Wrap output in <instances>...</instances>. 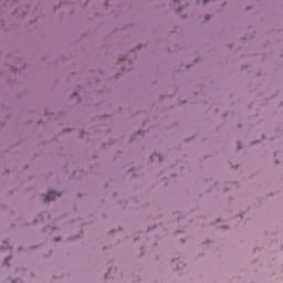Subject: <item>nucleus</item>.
Returning a JSON list of instances; mask_svg holds the SVG:
<instances>
[{
  "label": "nucleus",
  "instance_id": "obj_1",
  "mask_svg": "<svg viewBox=\"0 0 283 283\" xmlns=\"http://www.w3.org/2000/svg\"><path fill=\"white\" fill-rule=\"evenodd\" d=\"M56 196H61L60 193H57L54 190L49 191V193L46 195L44 201L49 202V200H54L56 198Z\"/></svg>",
  "mask_w": 283,
  "mask_h": 283
},
{
  "label": "nucleus",
  "instance_id": "obj_2",
  "mask_svg": "<svg viewBox=\"0 0 283 283\" xmlns=\"http://www.w3.org/2000/svg\"><path fill=\"white\" fill-rule=\"evenodd\" d=\"M156 158H158V160H163V158L158 154H155V155L151 156L153 160H156Z\"/></svg>",
  "mask_w": 283,
  "mask_h": 283
},
{
  "label": "nucleus",
  "instance_id": "obj_3",
  "mask_svg": "<svg viewBox=\"0 0 283 283\" xmlns=\"http://www.w3.org/2000/svg\"><path fill=\"white\" fill-rule=\"evenodd\" d=\"M6 245L3 247V249H8V243H4Z\"/></svg>",
  "mask_w": 283,
  "mask_h": 283
},
{
  "label": "nucleus",
  "instance_id": "obj_4",
  "mask_svg": "<svg viewBox=\"0 0 283 283\" xmlns=\"http://www.w3.org/2000/svg\"><path fill=\"white\" fill-rule=\"evenodd\" d=\"M203 3H209V0H203Z\"/></svg>",
  "mask_w": 283,
  "mask_h": 283
},
{
  "label": "nucleus",
  "instance_id": "obj_5",
  "mask_svg": "<svg viewBox=\"0 0 283 283\" xmlns=\"http://www.w3.org/2000/svg\"><path fill=\"white\" fill-rule=\"evenodd\" d=\"M10 260V258H7V260H6V264H8V261Z\"/></svg>",
  "mask_w": 283,
  "mask_h": 283
},
{
  "label": "nucleus",
  "instance_id": "obj_6",
  "mask_svg": "<svg viewBox=\"0 0 283 283\" xmlns=\"http://www.w3.org/2000/svg\"><path fill=\"white\" fill-rule=\"evenodd\" d=\"M175 3H178V1H175Z\"/></svg>",
  "mask_w": 283,
  "mask_h": 283
}]
</instances>
